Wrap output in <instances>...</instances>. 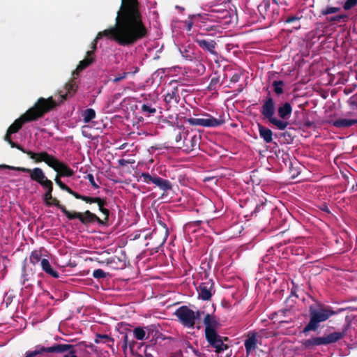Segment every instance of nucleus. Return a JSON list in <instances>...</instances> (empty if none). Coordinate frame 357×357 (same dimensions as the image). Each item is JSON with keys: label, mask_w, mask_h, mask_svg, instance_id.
I'll use <instances>...</instances> for the list:
<instances>
[{"label": "nucleus", "mask_w": 357, "mask_h": 357, "mask_svg": "<svg viewBox=\"0 0 357 357\" xmlns=\"http://www.w3.org/2000/svg\"><path fill=\"white\" fill-rule=\"evenodd\" d=\"M148 36L142 31L130 23L125 16L117 14L114 26L98 33L91 43V47L92 50L91 51L94 52L96 50L98 40L102 37L115 42L120 46L130 47Z\"/></svg>", "instance_id": "nucleus-1"}, {"label": "nucleus", "mask_w": 357, "mask_h": 357, "mask_svg": "<svg viewBox=\"0 0 357 357\" xmlns=\"http://www.w3.org/2000/svg\"><path fill=\"white\" fill-rule=\"evenodd\" d=\"M56 105L57 103L52 97L40 98L32 107L29 108L8 127L9 133L17 132L24 123L38 120Z\"/></svg>", "instance_id": "nucleus-2"}, {"label": "nucleus", "mask_w": 357, "mask_h": 357, "mask_svg": "<svg viewBox=\"0 0 357 357\" xmlns=\"http://www.w3.org/2000/svg\"><path fill=\"white\" fill-rule=\"evenodd\" d=\"M0 168L2 169H8L16 170L18 172H22L24 173H29L30 178L32 181L37 182L40 184L44 189H45V192L43 195V200L47 206H55L58 208L60 209V207H64L63 204H61L59 200L56 198L53 197L52 192H53V183L51 180L48 179L45 176L43 170L40 167H35L33 169H29L22 167H13L7 165H0Z\"/></svg>", "instance_id": "nucleus-3"}, {"label": "nucleus", "mask_w": 357, "mask_h": 357, "mask_svg": "<svg viewBox=\"0 0 357 357\" xmlns=\"http://www.w3.org/2000/svg\"><path fill=\"white\" fill-rule=\"evenodd\" d=\"M117 14L125 16L130 23L145 33V35L149 36V30L143 21L137 0H121V5Z\"/></svg>", "instance_id": "nucleus-4"}, {"label": "nucleus", "mask_w": 357, "mask_h": 357, "mask_svg": "<svg viewBox=\"0 0 357 357\" xmlns=\"http://www.w3.org/2000/svg\"><path fill=\"white\" fill-rule=\"evenodd\" d=\"M335 314L336 312L330 306L321 303H318L316 306L310 305L309 307L310 321L303 328L302 333L307 335L310 331H317L320 323L326 321Z\"/></svg>", "instance_id": "nucleus-5"}, {"label": "nucleus", "mask_w": 357, "mask_h": 357, "mask_svg": "<svg viewBox=\"0 0 357 357\" xmlns=\"http://www.w3.org/2000/svg\"><path fill=\"white\" fill-rule=\"evenodd\" d=\"M44 162L50 167L52 168L59 176L62 177H70L75 174V172L67 164L60 161L53 155L49 154L47 151H41V155L36 163Z\"/></svg>", "instance_id": "nucleus-6"}, {"label": "nucleus", "mask_w": 357, "mask_h": 357, "mask_svg": "<svg viewBox=\"0 0 357 357\" xmlns=\"http://www.w3.org/2000/svg\"><path fill=\"white\" fill-rule=\"evenodd\" d=\"M345 335L346 330H343L341 332H333L322 337H312L309 339L303 340L301 345L305 349L312 350L318 346L337 342L342 339Z\"/></svg>", "instance_id": "nucleus-7"}, {"label": "nucleus", "mask_w": 357, "mask_h": 357, "mask_svg": "<svg viewBox=\"0 0 357 357\" xmlns=\"http://www.w3.org/2000/svg\"><path fill=\"white\" fill-rule=\"evenodd\" d=\"M275 112V107L273 99L269 96L264 100V103L261 108V113L271 124L276 126L279 130H283L289 126V123L287 121L278 119L274 117Z\"/></svg>", "instance_id": "nucleus-8"}, {"label": "nucleus", "mask_w": 357, "mask_h": 357, "mask_svg": "<svg viewBox=\"0 0 357 357\" xmlns=\"http://www.w3.org/2000/svg\"><path fill=\"white\" fill-rule=\"evenodd\" d=\"M160 227L155 228L149 234L144 236V239L149 240L146 245L152 249H158L162 247L166 242L169 235V230L165 223H160Z\"/></svg>", "instance_id": "nucleus-9"}, {"label": "nucleus", "mask_w": 357, "mask_h": 357, "mask_svg": "<svg viewBox=\"0 0 357 357\" xmlns=\"http://www.w3.org/2000/svg\"><path fill=\"white\" fill-rule=\"evenodd\" d=\"M60 210L66 215L69 220L79 219V220L84 225L97 222L100 225H103V221L98 217L95 213H91L90 211L86 210L84 213L81 212H70L64 207H60Z\"/></svg>", "instance_id": "nucleus-10"}, {"label": "nucleus", "mask_w": 357, "mask_h": 357, "mask_svg": "<svg viewBox=\"0 0 357 357\" xmlns=\"http://www.w3.org/2000/svg\"><path fill=\"white\" fill-rule=\"evenodd\" d=\"M180 323L190 328H195L194 311L186 305L179 307L174 312Z\"/></svg>", "instance_id": "nucleus-11"}, {"label": "nucleus", "mask_w": 357, "mask_h": 357, "mask_svg": "<svg viewBox=\"0 0 357 357\" xmlns=\"http://www.w3.org/2000/svg\"><path fill=\"white\" fill-rule=\"evenodd\" d=\"M206 119L202 118H189L187 119L188 123L191 126H200L203 127L215 128L222 125L225 121L221 119H215L209 114H204Z\"/></svg>", "instance_id": "nucleus-12"}, {"label": "nucleus", "mask_w": 357, "mask_h": 357, "mask_svg": "<svg viewBox=\"0 0 357 357\" xmlns=\"http://www.w3.org/2000/svg\"><path fill=\"white\" fill-rule=\"evenodd\" d=\"M47 251L44 249L33 250L29 257L31 264L34 266L40 268H52L47 256L45 254Z\"/></svg>", "instance_id": "nucleus-13"}, {"label": "nucleus", "mask_w": 357, "mask_h": 357, "mask_svg": "<svg viewBox=\"0 0 357 357\" xmlns=\"http://www.w3.org/2000/svg\"><path fill=\"white\" fill-rule=\"evenodd\" d=\"M81 200L88 204L96 203L98 206L99 211L104 215L103 225L106 224L109 220V211L105 206L107 205V201L105 199H102L98 197H92L89 196L82 195Z\"/></svg>", "instance_id": "nucleus-14"}, {"label": "nucleus", "mask_w": 357, "mask_h": 357, "mask_svg": "<svg viewBox=\"0 0 357 357\" xmlns=\"http://www.w3.org/2000/svg\"><path fill=\"white\" fill-rule=\"evenodd\" d=\"M205 34L203 33H198L194 38V41L202 48L204 51L210 53L212 55H217L216 46L217 43L214 40H205L202 38Z\"/></svg>", "instance_id": "nucleus-15"}, {"label": "nucleus", "mask_w": 357, "mask_h": 357, "mask_svg": "<svg viewBox=\"0 0 357 357\" xmlns=\"http://www.w3.org/2000/svg\"><path fill=\"white\" fill-rule=\"evenodd\" d=\"M205 337L209 344L215 349V352L218 354L229 348L227 344H224L222 337L217 333L206 335Z\"/></svg>", "instance_id": "nucleus-16"}, {"label": "nucleus", "mask_w": 357, "mask_h": 357, "mask_svg": "<svg viewBox=\"0 0 357 357\" xmlns=\"http://www.w3.org/2000/svg\"><path fill=\"white\" fill-rule=\"evenodd\" d=\"M204 324L205 325V336L217 333L216 329L220 325L216 317L208 313L204 317Z\"/></svg>", "instance_id": "nucleus-17"}, {"label": "nucleus", "mask_w": 357, "mask_h": 357, "mask_svg": "<svg viewBox=\"0 0 357 357\" xmlns=\"http://www.w3.org/2000/svg\"><path fill=\"white\" fill-rule=\"evenodd\" d=\"M213 282L209 280L206 282H202L199 287V298L203 301H208L212 296Z\"/></svg>", "instance_id": "nucleus-18"}, {"label": "nucleus", "mask_w": 357, "mask_h": 357, "mask_svg": "<svg viewBox=\"0 0 357 357\" xmlns=\"http://www.w3.org/2000/svg\"><path fill=\"white\" fill-rule=\"evenodd\" d=\"M59 344H54L50 347H45L42 345H37L34 351H31L32 354L36 357L38 355H43L45 353L57 354L63 349Z\"/></svg>", "instance_id": "nucleus-19"}, {"label": "nucleus", "mask_w": 357, "mask_h": 357, "mask_svg": "<svg viewBox=\"0 0 357 357\" xmlns=\"http://www.w3.org/2000/svg\"><path fill=\"white\" fill-rule=\"evenodd\" d=\"M257 333L249 332L247 335V339L245 340L244 346L246 350V353L249 355L251 351L255 350L257 346Z\"/></svg>", "instance_id": "nucleus-20"}, {"label": "nucleus", "mask_w": 357, "mask_h": 357, "mask_svg": "<svg viewBox=\"0 0 357 357\" xmlns=\"http://www.w3.org/2000/svg\"><path fill=\"white\" fill-rule=\"evenodd\" d=\"M65 89L66 91L65 93H62L61 92L59 93V101L60 102L67 100L68 96H72L77 91L75 82L72 80L68 83H66L65 85Z\"/></svg>", "instance_id": "nucleus-21"}, {"label": "nucleus", "mask_w": 357, "mask_h": 357, "mask_svg": "<svg viewBox=\"0 0 357 357\" xmlns=\"http://www.w3.org/2000/svg\"><path fill=\"white\" fill-rule=\"evenodd\" d=\"M47 274L54 278H61L63 281V276L68 275H76L77 273L74 272L75 269H61V273H59L57 269H43Z\"/></svg>", "instance_id": "nucleus-22"}, {"label": "nucleus", "mask_w": 357, "mask_h": 357, "mask_svg": "<svg viewBox=\"0 0 357 357\" xmlns=\"http://www.w3.org/2000/svg\"><path fill=\"white\" fill-rule=\"evenodd\" d=\"M22 283L25 284L26 282H31L27 284V287L32 286L33 282L40 283V280H36L35 273L33 269H22Z\"/></svg>", "instance_id": "nucleus-23"}, {"label": "nucleus", "mask_w": 357, "mask_h": 357, "mask_svg": "<svg viewBox=\"0 0 357 357\" xmlns=\"http://www.w3.org/2000/svg\"><path fill=\"white\" fill-rule=\"evenodd\" d=\"M278 113L280 118L283 120H287L292 113V107L289 102H284L278 108Z\"/></svg>", "instance_id": "nucleus-24"}, {"label": "nucleus", "mask_w": 357, "mask_h": 357, "mask_svg": "<svg viewBox=\"0 0 357 357\" xmlns=\"http://www.w3.org/2000/svg\"><path fill=\"white\" fill-rule=\"evenodd\" d=\"M94 61L93 51H87L86 57L80 61L77 68L76 72L79 73L80 71L86 69Z\"/></svg>", "instance_id": "nucleus-25"}, {"label": "nucleus", "mask_w": 357, "mask_h": 357, "mask_svg": "<svg viewBox=\"0 0 357 357\" xmlns=\"http://www.w3.org/2000/svg\"><path fill=\"white\" fill-rule=\"evenodd\" d=\"M62 176H59L58 174H56L54 181L56 183V185L63 190L66 191L71 195H73L75 199H80L82 198V195H80L77 193V192L73 190L70 187H68L67 185H66L61 180V178Z\"/></svg>", "instance_id": "nucleus-26"}, {"label": "nucleus", "mask_w": 357, "mask_h": 357, "mask_svg": "<svg viewBox=\"0 0 357 357\" xmlns=\"http://www.w3.org/2000/svg\"><path fill=\"white\" fill-rule=\"evenodd\" d=\"M9 144L10 145V146L12 148H16L18 150L21 151L22 153L29 155V158L31 159H32L36 163V160H38V158H40V157L41 155V152L35 153V152H33L32 151L25 149L21 145L14 142L13 140L10 142Z\"/></svg>", "instance_id": "nucleus-27"}, {"label": "nucleus", "mask_w": 357, "mask_h": 357, "mask_svg": "<svg viewBox=\"0 0 357 357\" xmlns=\"http://www.w3.org/2000/svg\"><path fill=\"white\" fill-rule=\"evenodd\" d=\"M258 129L259 136L264 139L266 143H271L273 142V132L271 129L258 124Z\"/></svg>", "instance_id": "nucleus-28"}, {"label": "nucleus", "mask_w": 357, "mask_h": 357, "mask_svg": "<svg viewBox=\"0 0 357 357\" xmlns=\"http://www.w3.org/2000/svg\"><path fill=\"white\" fill-rule=\"evenodd\" d=\"M153 184L164 191V192H167L172 189V185L169 180L164 179L157 175L155 176Z\"/></svg>", "instance_id": "nucleus-29"}, {"label": "nucleus", "mask_w": 357, "mask_h": 357, "mask_svg": "<svg viewBox=\"0 0 357 357\" xmlns=\"http://www.w3.org/2000/svg\"><path fill=\"white\" fill-rule=\"evenodd\" d=\"M333 126L338 128H349L357 123V120L347 119H338L335 121L330 122Z\"/></svg>", "instance_id": "nucleus-30"}, {"label": "nucleus", "mask_w": 357, "mask_h": 357, "mask_svg": "<svg viewBox=\"0 0 357 357\" xmlns=\"http://www.w3.org/2000/svg\"><path fill=\"white\" fill-rule=\"evenodd\" d=\"M164 100L167 104H170L172 102L178 103L180 101L178 87H174L170 92L167 93Z\"/></svg>", "instance_id": "nucleus-31"}, {"label": "nucleus", "mask_w": 357, "mask_h": 357, "mask_svg": "<svg viewBox=\"0 0 357 357\" xmlns=\"http://www.w3.org/2000/svg\"><path fill=\"white\" fill-rule=\"evenodd\" d=\"M199 137L194 135L190 139L185 138L183 141V146L186 148L187 151H191L199 146Z\"/></svg>", "instance_id": "nucleus-32"}, {"label": "nucleus", "mask_w": 357, "mask_h": 357, "mask_svg": "<svg viewBox=\"0 0 357 357\" xmlns=\"http://www.w3.org/2000/svg\"><path fill=\"white\" fill-rule=\"evenodd\" d=\"M200 14L190 15L188 18L183 22L185 29L187 31H191L195 23L201 18Z\"/></svg>", "instance_id": "nucleus-33"}, {"label": "nucleus", "mask_w": 357, "mask_h": 357, "mask_svg": "<svg viewBox=\"0 0 357 357\" xmlns=\"http://www.w3.org/2000/svg\"><path fill=\"white\" fill-rule=\"evenodd\" d=\"M61 347L64 348L62 351H59L57 354H64L68 352L70 354V357H77V350L75 349V346L70 344H59Z\"/></svg>", "instance_id": "nucleus-34"}, {"label": "nucleus", "mask_w": 357, "mask_h": 357, "mask_svg": "<svg viewBox=\"0 0 357 357\" xmlns=\"http://www.w3.org/2000/svg\"><path fill=\"white\" fill-rule=\"evenodd\" d=\"M82 117L84 123H89L95 119L96 112L92 108L86 109L82 112Z\"/></svg>", "instance_id": "nucleus-35"}, {"label": "nucleus", "mask_w": 357, "mask_h": 357, "mask_svg": "<svg viewBox=\"0 0 357 357\" xmlns=\"http://www.w3.org/2000/svg\"><path fill=\"white\" fill-rule=\"evenodd\" d=\"M94 342L96 344H100L101 342H112L114 344V340L106 334H96Z\"/></svg>", "instance_id": "nucleus-36"}, {"label": "nucleus", "mask_w": 357, "mask_h": 357, "mask_svg": "<svg viewBox=\"0 0 357 357\" xmlns=\"http://www.w3.org/2000/svg\"><path fill=\"white\" fill-rule=\"evenodd\" d=\"M272 86L273 87V91L276 94L280 95L284 93L283 86H284V83L283 81L275 80L273 82Z\"/></svg>", "instance_id": "nucleus-37"}, {"label": "nucleus", "mask_w": 357, "mask_h": 357, "mask_svg": "<svg viewBox=\"0 0 357 357\" xmlns=\"http://www.w3.org/2000/svg\"><path fill=\"white\" fill-rule=\"evenodd\" d=\"M349 16L347 14H340L331 17H327V20L330 22H347L348 21Z\"/></svg>", "instance_id": "nucleus-38"}, {"label": "nucleus", "mask_w": 357, "mask_h": 357, "mask_svg": "<svg viewBox=\"0 0 357 357\" xmlns=\"http://www.w3.org/2000/svg\"><path fill=\"white\" fill-rule=\"evenodd\" d=\"M133 68H134V70L132 72H124L122 74H119L118 75H116L113 79V82H114V83L119 82L121 80L126 78L128 75H130V74L134 75V74L137 73L139 71V68L138 67H133Z\"/></svg>", "instance_id": "nucleus-39"}, {"label": "nucleus", "mask_w": 357, "mask_h": 357, "mask_svg": "<svg viewBox=\"0 0 357 357\" xmlns=\"http://www.w3.org/2000/svg\"><path fill=\"white\" fill-rule=\"evenodd\" d=\"M180 52L182 56L188 61H192L194 56L193 53L191 52L190 46L185 47L183 49H180Z\"/></svg>", "instance_id": "nucleus-40"}, {"label": "nucleus", "mask_w": 357, "mask_h": 357, "mask_svg": "<svg viewBox=\"0 0 357 357\" xmlns=\"http://www.w3.org/2000/svg\"><path fill=\"white\" fill-rule=\"evenodd\" d=\"M133 334L135 338L138 340H143L146 339V331L142 327H137L133 330Z\"/></svg>", "instance_id": "nucleus-41"}, {"label": "nucleus", "mask_w": 357, "mask_h": 357, "mask_svg": "<svg viewBox=\"0 0 357 357\" xmlns=\"http://www.w3.org/2000/svg\"><path fill=\"white\" fill-rule=\"evenodd\" d=\"M220 77L214 76L211 78L209 84L208 86V91H216L218 86H220Z\"/></svg>", "instance_id": "nucleus-42"}, {"label": "nucleus", "mask_w": 357, "mask_h": 357, "mask_svg": "<svg viewBox=\"0 0 357 357\" xmlns=\"http://www.w3.org/2000/svg\"><path fill=\"white\" fill-rule=\"evenodd\" d=\"M155 176H156L155 174L153 176H151L148 172H143L140 174L139 179H142V181L144 183H148V184L150 183H153L154 181H155Z\"/></svg>", "instance_id": "nucleus-43"}, {"label": "nucleus", "mask_w": 357, "mask_h": 357, "mask_svg": "<svg viewBox=\"0 0 357 357\" xmlns=\"http://www.w3.org/2000/svg\"><path fill=\"white\" fill-rule=\"evenodd\" d=\"M109 275V273L105 272L102 269H95L93 273V276L96 279L105 278Z\"/></svg>", "instance_id": "nucleus-44"}, {"label": "nucleus", "mask_w": 357, "mask_h": 357, "mask_svg": "<svg viewBox=\"0 0 357 357\" xmlns=\"http://www.w3.org/2000/svg\"><path fill=\"white\" fill-rule=\"evenodd\" d=\"M142 112L149 116L151 114H155L156 112V109L154 107H151L149 105L143 104L142 106Z\"/></svg>", "instance_id": "nucleus-45"}, {"label": "nucleus", "mask_w": 357, "mask_h": 357, "mask_svg": "<svg viewBox=\"0 0 357 357\" xmlns=\"http://www.w3.org/2000/svg\"><path fill=\"white\" fill-rule=\"evenodd\" d=\"M340 10L339 7H327L321 11L322 15H328L329 14L335 13Z\"/></svg>", "instance_id": "nucleus-46"}, {"label": "nucleus", "mask_w": 357, "mask_h": 357, "mask_svg": "<svg viewBox=\"0 0 357 357\" xmlns=\"http://www.w3.org/2000/svg\"><path fill=\"white\" fill-rule=\"evenodd\" d=\"M357 5V0H346L343 5V8L345 10H349Z\"/></svg>", "instance_id": "nucleus-47"}, {"label": "nucleus", "mask_w": 357, "mask_h": 357, "mask_svg": "<svg viewBox=\"0 0 357 357\" xmlns=\"http://www.w3.org/2000/svg\"><path fill=\"white\" fill-rule=\"evenodd\" d=\"M135 341L134 340H132L131 342L129 341L128 340V336L127 334H125L124 337H123V344L122 345V347H123V349H127V346L129 345L130 348H132L135 345Z\"/></svg>", "instance_id": "nucleus-48"}, {"label": "nucleus", "mask_w": 357, "mask_h": 357, "mask_svg": "<svg viewBox=\"0 0 357 357\" xmlns=\"http://www.w3.org/2000/svg\"><path fill=\"white\" fill-rule=\"evenodd\" d=\"M84 178L89 181L93 188H99V185L96 183L93 175L92 174H88Z\"/></svg>", "instance_id": "nucleus-49"}, {"label": "nucleus", "mask_w": 357, "mask_h": 357, "mask_svg": "<svg viewBox=\"0 0 357 357\" xmlns=\"http://www.w3.org/2000/svg\"><path fill=\"white\" fill-rule=\"evenodd\" d=\"M302 18V15L298 16V15H292L289 16L287 17V19L284 21V23H293L296 21H299Z\"/></svg>", "instance_id": "nucleus-50"}, {"label": "nucleus", "mask_w": 357, "mask_h": 357, "mask_svg": "<svg viewBox=\"0 0 357 357\" xmlns=\"http://www.w3.org/2000/svg\"><path fill=\"white\" fill-rule=\"evenodd\" d=\"M240 78H241V75L238 73H235L231 77L230 82H233V83H236L239 81Z\"/></svg>", "instance_id": "nucleus-51"}, {"label": "nucleus", "mask_w": 357, "mask_h": 357, "mask_svg": "<svg viewBox=\"0 0 357 357\" xmlns=\"http://www.w3.org/2000/svg\"><path fill=\"white\" fill-rule=\"evenodd\" d=\"M319 209L322 211H324L326 212V213H331V211L329 210L328 206L326 205V204H322L320 206H319Z\"/></svg>", "instance_id": "nucleus-52"}, {"label": "nucleus", "mask_w": 357, "mask_h": 357, "mask_svg": "<svg viewBox=\"0 0 357 357\" xmlns=\"http://www.w3.org/2000/svg\"><path fill=\"white\" fill-rule=\"evenodd\" d=\"M12 134L13 133H9V131L7 130L6 134V135L4 137V140L8 142V143H10V142L12 141L11 137H10V135Z\"/></svg>", "instance_id": "nucleus-53"}, {"label": "nucleus", "mask_w": 357, "mask_h": 357, "mask_svg": "<svg viewBox=\"0 0 357 357\" xmlns=\"http://www.w3.org/2000/svg\"><path fill=\"white\" fill-rule=\"evenodd\" d=\"M204 312H202L199 310H197V312H195L194 311V315H195V322L196 321L197 319H199L201 317V314H203Z\"/></svg>", "instance_id": "nucleus-54"}, {"label": "nucleus", "mask_w": 357, "mask_h": 357, "mask_svg": "<svg viewBox=\"0 0 357 357\" xmlns=\"http://www.w3.org/2000/svg\"><path fill=\"white\" fill-rule=\"evenodd\" d=\"M313 125L314 123L310 121H307L305 123V126L308 128H312Z\"/></svg>", "instance_id": "nucleus-55"}, {"label": "nucleus", "mask_w": 357, "mask_h": 357, "mask_svg": "<svg viewBox=\"0 0 357 357\" xmlns=\"http://www.w3.org/2000/svg\"><path fill=\"white\" fill-rule=\"evenodd\" d=\"M127 163H128V162L124 159H120L119 160V164L121 166H124L126 165Z\"/></svg>", "instance_id": "nucleus-56"}, {"label": "nucleus", "mask_w": 357, "mask_h": 357, "mask_svg": "<svg viewBox=\"0 0 357 357\" xmlns=\"http://www.w3.org/2000/svg\"><path fill=\"white\" fill-rule=\"evenodd\" d=\"M212 265H213L212 260H211V257H210L209 259H208V261L207 263V268H211Z\"/></svg>", "instance_id": "nucleus-57"}, {"label": "nucleus", "mask_w": 357, "mask_h": 357, "mask_svg": "<svg viewBox=\"0 0 357 357\" xmlns=\"http://www.w3.org/2000/svg\"><path fill=\"white\" fill-rule=\"evenodd\" d=\"M176 141V142H178L181 139V133H178L176 136V138H175Z\"/></svg>", "instance_id": "nucleus-58"}, {"label": "nucleus", "mask_w": 357, "mask_h": 357, "mask_svg": "<svg viewBox=\"0 0 357 357\" xmlns=\"http://www.w3.org/2000/svg\"><path fill=\"white\" fill-rule=\"evenodd\" d=\"M139 238H140V234L137 233V234H134V236H133L132 239L133 240H136V239H138Z\"/></svg>", "instance_id": "nucleus-59"}, {"label": "nucleus", "mask_w": 357, "mask_h": 357, "mask_svg": "<svg viewBox=\"0 0 357 357\" xmlns=\"http://www.w3.org/2000/svg\"><path fill=\"white\" fill-rule=\"evenodd\" d=\"M106 343L107 344V346L109 347L112 348L114 344H112V342H106Z\"/></svg>", "instance_id": "nucleus-60"}, {"label": "nucleus", "mask_w": 357, "mask_h": 357, "mask_svg": "<svg viewBox=\"0 0 357 357\" xmlns=\"http://www.w3.org/2000/svg\"><path fill=\"white\" fill-rule=\"evenodd\" d=\"M67 354L64 353L65 354L63 355V357H70V354L68 352H66Z\"/></svg>", "instance_id": "nucleus-61"}, {"label": "nucleus", "mask_w": 357, "mask_h": 357, "mask_svg": "<svg viewBox=\"0 0 357 357\" xmlns=\"http://www.w3.org/2000/svg\"><path fill=\"white\" fill-rule=\"evenodd\" d=\"M202 71L204 72L205 70V67L203 64H200Z\"/></svg>", "instance_id": "nucleus-62"}, {"label": "nucleus", "mask_w": 357, "mask_h": 357, "mask_svg": "<svg viewBox=\"0 0 357 357\" xmlns=\"http://www.w3.org/2000/svg\"><path fill=\"white\" fill-rule=\"evenodd\" d=\"M300 27H301V24H298V26H295V29H300Z\"/></svg>", "instance_id": "nucleus-63"}, {"label": "nucleus", "mask_w": 357, "mask_h": 357, "mask_svg": "<svg viewBox=\"0 0 357 357\" xmlns=\"http://www.w3.org/2000/svg\"><path fill=\"white\" fill-rule=\"evenodd\" d=\"M83 272H84V274H87L89 273V270H87V271L84 270Z\"/></svg>", "instance_id": "nucleus-64"}]
</instances>
